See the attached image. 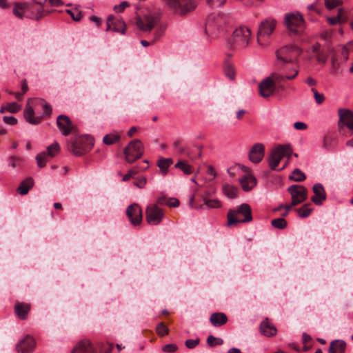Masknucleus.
Returning a JSON list of instances; mask_svg holds the SVG:
<instances>
[{"instance_id":"40","label":"nucleus","mask_w":353,"mask_h":353,"mask_svg":"<svg viewBox=\"0 0 353 353\" xmlns=\"http://www.w3.org/2000/svg\"><path fill=\"white\" fill-rule=\"evenodd\" d=\"M310 203L303 205L301 208L296 209L299 216L301 218H306L310 216L312 212V209L309 208Z\"/></svg>"},{"instance_id":"4","label":"nucleus","mask_w":353,"mask_h":353,"mask_svg":"<svg viewBox=\"0 0 353 353\" xmlns=\"http://www.w3.org/2000/svg\"><path fill=\"white\" fill-rule=\"evenodd\" d=\"M93 140L90 136H79L72 138L68 144V150L75 156L81 157L93 147Z\"/></svg>"},{"instance_id":"13","label":"nucleus","mask_w":353,"mask_h":353,"mask_svg":"<svg viewBox=\"0 0 353 353\" xmlns=\"http://www.w3.org/2000/svg\"><path fill=\"white\" fill-rule=\"evenodd\" d=\"M164 218L163 210L157 204L148 205L145 210V219L148 224L152 225H159Z\"/></svg>"},{"instance_id":"48","label":"nucleus","mask_w":353,"mask_h":353,"mask_svg":"<svg viewBox=\"0 0 353 353\" xmlns=\"http://www.w3.org/2000/svg\"><path fill=\"white\" fill-rule=\"evenodd\" d=\"M341 3L339 0H325V6L328 10H332L336 8Z\"/></svg>"},{"instance_id":"1","label":"nucleus","mask_w":353,"mask_h":353,"mask_svg":"<svg viewBox=\"0 0 353 353\" xmlns=\"http://www.w3.org/2000/svg\"><path fill=\"white\" fill-rule=\"evenodd\" d=\"M302 50L295 45H288L281 48L276 52L278 61L285 64L292 63L293 67L292 71L294 72L292 75H285V79H294L299 74L298 58L301 55Z\"/></svg>"},{"instance_id":"33","label":"nucleus","mask_w":353,"mask_h":353,"mask_svg":"<svg viewBox=\"0 0 353 353\" xmlns=\"http://www.w3.org/2000/svg\"><path fill=\"white\" fill-rule=\"evenodd\" d=\"M173 163L171 158H160L157 161V166L159 168L161 173L165 176L168 174L169 167Z\"/></svg>"},{"instance_id":"63","label":"nucleus","mask_w":353,"mask_h":353,"mask_svg":"<svg viewBox=\"0 0 353 353\" xmlns=\"http://www.w3.org/2000/svg\"><path fill=\"white\" fill-rule=\"evenodd\" d=\"M52 113V108L51 106L48 104V103H45L43 105V116H49Z\"/></svg>"},{"instance_id":"12","label":"nucleus","mask_w":353,"mask_h":353,"mask_svg":"<svg viewBox=\"0 0 353 353\" xmlns=\"http://www.w3.org/2000/svg\"><path fill=\"white\" fill-rule=\"evenodd\" d=\"M285 25L294 34H298L304 26L303 16L297 13H288L285 17Z\"/></svg>"},{"instance_id":"9","label":"nucleus","mask_w":353,"mask_h":353,"mask_svg":"<svg viewBox=\"0 0 353 353\" xmlns=\"http://www.w3.org/2000/svg\"><path fill=\"white\" fill-rule=\"evenodd\" d=\"M143 145L139 139L131 141L124 150L125 159L129 163H132L136 160L140 159L143 156Z\"/></svg>"},{"instance_id":"6","label":"nucleus","mask_w":353,"mask_h":353,"mask_svg":"<svg viewBox=\"0 0 353 353\" xmlns=\"http://www.w3.org/2000/svg\"><path fill=\"white\" fill-rule=\"evenodd\" d=\"M292 152V149L290 144L279 145L274 148L268 158L270 168L273 170H276L281 160L285 156L290 159Z\"/></svg>"},{"instance_id":"37","label":"nucleus","mask_w":353,"mask_h":353,"mask_svg":"<svg viewBox=\"0 0 353 353\" xmlns=\"http://www.w3.org/2000/svg\"><path fill=\"white\" fill-rule=\"evenodd\" d=\"M289 179L294 181L301 182L306 179V176L300 169L296 168L293 170Z\"/></svg>"},{"instance_id":"26","label":"nucleus","mask_w":353,"mask_h":353,"mask_svg":"<svg viewBox=\"0 0 353 353\" xmlns=\"http://www.w3.org/2000/svg\"><path fill=\"white\" fill-rule=\"evenodd\" d=\"M30 308V305L27 303L17 301L14 305L15 314L21 320H25L28 318Z\"/></svg>"},{"instance_id":"27","label":"nucleus","mask_w":353,"mask_h":353,"mask_svg":"<svg viewBox=\"0 0 353 353\" xmlns=\"http://www.w3.org/2000/svg\"><path fill=\"white\" fill-rule=\"evenodd\" d=\"M260 331L265 336H272L276 334V328L266 318L260 325Z\"/></svg>"},{"instance_id":"50","label":"nucleus","mask_w":353,"mask_h":353,"mask_svg":"<svg viewBox=\"0 0 353 353\" xmlns=\"http://www.w3.org/2000/svg\"><path fill=\"white\" fill-rule=\"evenodd\" d=\"M67 12L71 16L74 21H78L82 18V14L78 10H67Z\"/></svg>"},{"instance_id":"23","label":"nucleus","mask_w":353,"mask_h":353,"mask_svg":"<svg viewBox=\"0 0 353 353\" xmlns=\"http://www.w3.org/2000/svg\"><path fill=\"white\" fill-rule=\"evenodd\" d=\"M106 25L107 31L112 30L125 34V24L121 19H116L113 16L110 15L107 19Z\"/></svg>"},{"instance_id":"21","label":"nucleus","mask_w":353,"mask_h":353,"mask_svg":"<svg viewBox=\"0 0 353 353\" xmlns=\"http://www.w3.org/2000/svg\"><path fill=\"white\" fill-rule=\"evenodd\" d=\"M72 353H102L88 340H83L73 348Z\"/></svg>"},{"instance_id":"18","label":"nucleus","mask_w":353,"mask_h":353,"mask_svg":"<svg viewBox=\"0 0 353 353\" xmlns=\"http://www.w3.org/2000/svg\"><path fill=\"white\" fill-rule=\"evenodd\" d=\"M182 141L181 139L175 140L173 143L174 148L180 154H183L186 153V155L192 159H196L197 158H200L202 154V145H196L194 146L195 150L197 151L196 154H194L191 151H186L185 148L182 145Z\"/></svg>"},{"instance_id":"52","label":"nucleus","mask_w":353,"mask_h":353,"mask_svg":"<svg viewBox=\"0 0 353 353\" xmlns=\"http://www.w3.org/2000/svg\"><path fill=\"white\" fill-rule=\"evenodd\" d=\"M139 170L134 168L128 170V173L123 176V181H127L138 173Z\"/></svg>"},{"instance_id":"5","label":"nucleus","mask_w":353,"mask_h":353,"mask_svg":"<svg viewBox=\"0 0 353 353\" xmlns=\"http://www.w3.org/2000/svg\"><path fill=\"white\" fill-rule=\"evenodd\" d=\"M225 17L223 14H211L205 23V32L213 38L220 36L224 31Z\"/></svg>"},{"instance_id":"38","label":"nucleus","mask_w":353,"mask_h":353,"mask_svg":"<svg viewBox=\"0 0 353 353\" xmlns=\"http://www.w3.org/2000/svg\"><path fill=\"white\" fill-rule=\"evenodd\" d=\"M59 144L57 141H54L52 144L47 147L46 154L48 157H54L59 152Z\"/></svg>"},{"instance_id":"32","label":"nucleus","mask_w":353,"mask_h":353,"mask_svg":"<svg viewBox=\"0 0 353 353\" xmlns=\"http://www.w3.org/2000/svg\"><path fill=\"white\" fill-rule=\"evenodd\" d=\"M34 185V180L32 177H28L22 181L17 188V192L21 195H26Z\"/></svg>"},{"instance_id":"62","label":"nucleus","mask_w":353,"mask_h":353,"mask_svg":"<svg viewBox=\"0 0 353 353\" xmlns=\"http://www.w3.org/2000/svg\"><path fill=\"white\" fill-rule=\"evenodd\" d=\"M179 205V201L176 198L168 199V206L170 207H178Z\"/></svg>"},{"instance_id":"49","label":"nucleus","mask_w":353,"mask_h":353,"mask_svg":"<svg viewBox=\"0 0 353 353\" xmlns=\"http://www.w3.org/2000/svg\"><path fill=\"white\" fill-rule=\"evenodd\" d=\"M341 9H339L338 14L336 17H327V21L330 25H335L341 22Z\"/></svg>"},{"instance_id":"46","label":"nucleus","mask_w":353,"mask_h":353,"mask_svg":"<svg viewBox=\"0 0 353 353\" xmlns=\"http://www.w3.org/2000/svg\"><path fill=\"white\" fill-rule=\"evenodd\" d=\"M311 91L314 94V97L317 104H321L325 101V97L323 94L319 93L315 88H312Z\"/></svg>"},{"instance_id":"54","label":"nucleus","mask_w":353,"mask_h":353,"mask_svg":"<svg viewBox=\"0 0 353 353\" xmlns=\"http://www.w3.org/2000/svg\"><path fill=\"white\" fill-rule=\"evenodd\" d=\"M178 347L175 344H167L162 347V350L167 353H173L177 350Z\"/></svg>"},{"instance_id":"10","label":"nucleus","mask_w":353,"mask_h":353,"mask_svg":"<svg viewBox=\"0 0 353 353\" xmlns=\"http://www.w3.org/2000/svg\"><path fill=\"white\" fill-rule=\"evenodd\" d=\"M169 8L176 14L185 15L193 10L196 5L194 0H165Z\"/></svg>"},{"instance_id":"15","label":"nucleus","mask_w":353,"mask_h":353,"mask_svg":"<svg viewBox=\"0 0 353 353\" xmlns=\"http://www.w3.org/2000/svg\"><path fill=\"white\" fill-rule=\"evenodd\" d=\"M126 214L130 223L134 226L140 225L142 222V210L137 203L130 205L127 208Z\"/></svg>"},{"instance_id":"8","label":"nucleus","mask_w":353,"mask_h":353,"mask_svg":"<svg viewBox=\"0 0 353 353\" xmlns=\"http://www.w3.org/2000/svg\"><path fill=\"white\" fill-rule=\"evenodd\" d=\"M285 79V76L272 75L264 79L259 85V94L264 98L272 96L276 90V83Z\"/></svg>"},{"instance_id":"55","label":"nucleus","mask_w":353,"mask_h":353,"mask_svg":"<svg viewBox=\"0 0 353 353\" xmlns=\"http://www.w3.org/2000/svg\"><path fill=\"white\" fill-rule=\"evenodd\" d=\"M128 6L129 3L128 1H122L120 4L114 6V10L116 12H122Z\"/></svg>"},{"instance_id":"41","label":"nucleus","mask_w":353,"mask_h":353,"mask_svg":"<svg viewBox=\"0 0 353 353\" xmlns=\"http://www.w3.org/2000/svg\"><path fill=\"white\" fill-rule=\"evenodd\" d=\"M271 224L274 228L282 230L286 228L288 223L284 218L281 217L272 220Z\"/></svg>"},{"instance_id":"64","label":"nucleus","mask_w":353,"mask_h":353,"mask_svg":"<svg viewBox=\"0 0 353 353\" xmlns=\"http://www.w3.org/2000/svg\"><path fill=\"white\" fill-rule=\"evenodd\" d=\"M215 340H216V337L212 336V335H210L208 337L207 339V343L209 346L210 347H214L216 346V343H215Z\"/></svg>"},{"instance_id":"61","label":"nucleus","mask_w":353,"mask_h":353,"mask_svg":"<svg viewBox=\"0 0 353 353\" xmlns=\"http://www.w3.org/2000/svg\"><path fill=\"white\" fill-rule=\"evenodd\" d=\"M168 199H167L165 196H161L159 197L157 200V205H168Z\"/></svg>"},{"instance_id":"30","label":"nucleus","mask_w":353,"mask_h":353,"mask_svg":"<svg viewBox=\"0 0 353 353\" xmlns=\"http://www.w3.org/2000/svg\"><path fill=\"white\" fill-rule=\"evenodd\" d=\"M209 193L206 192L205 195L201 196V199L203 201V204L201 205L199 208H204V206H205L208 209H217L221 208V201L217 199H210L207 196Z\"/></svg>"},{"instance_id":"47","label":"nucleus","mask_w":353,"mask_h":353,"mask_svg":"<svg viewBox=\"0 0 353 353\" xmlns=\"http://www.w3.org/2000/svg\"><path fill=\"white\" fill-rule=\"evenodd\" d=\"M332 137L329 134L323 137V147L326 150H330L332 148Z\"/></svg>"},{"instance_id":"36","label":"nucleus","mask_w":353,"mask_h":353,"mask_svg":"<svg viewBox=\"0 0 353 353\" xmlns=\"http://www.w3.org/2000/svg\"><path fill=\"white\" fill-rule=\"evenodd\" d=\"M176 168L181 170L185 174H190L193 172V168L186 161L180 160L174 165Z\"/></svg>"},{"instance_id":"20","label":"nucleus","mask_w":353,"mask_h":353,"mask_svg":"<svg viewBox=\"0 0 353 353\" xmlns=\"http://www.w3.org/2000/svg\"><path fill=\"white\" fill-rule=\"evenodd\" d=\"M338 114L339 117V125L342 123L350 131L353 132V112L349 109H339Z\"/></svg>"},{"instance_id":"45","label":"nucleus","mask_w":353,"mask_h":353,"mask_svg":"<svg viewBox=\"0 0 353 353\" xmlns=\"http://www.w3.org/2000/svg\"><path fill=\"white\" fill-rule=\"evenodd\" d=\"M6 111L10 113H17L21 110V105L16 102L9 103L6 105Z\"/></svg>"},{"instance_id":"51","label":"nucleus","mask_w":353,"mask_h":353,"mask_svg":"<svg viewBox=\"0 0 353 353\" xmlns=\"http://www.w3.org/2000/svg\"><path fill=\"white\" fill-rule=\"evenodd\" d=\"M226 0H206L207 3L211 8H219L225 3Z\"/></svg>"},{"instance_id":"60","label":"nucleus","mask_w":353,"mask_h":353,"mask_svg":"<svg viewBox=\"0 0 353 353\" xmlns=\"http://www.w3.org/2000/svg\"><path fill=\"white\" fill-rule=\"evenodd\" d=\"M294 127L296 130H304L307 129V125L306 123H305L303 122L297 121V122L294 123Z\"/></svg>"},{"instance_id":"58","label":"nucleus","mask_w":353,"mask_h":353,"mask_svg":"<svg viewBox=\"0 0 353 353\" xmlns=\"http://www.w3.org/2000/svg\"><path fill=\"white\" fill-rule=\"evenodd\" d=\"M316 59L319 63H325L327 61V56L321 50L316 54Z\"/></svg>"},{"instance_id":"57","label":"nucleus","mask_w":353,"mask_h":353,"mask_svg":"<svg viewBox=\"0 0 353 353\" xmlns=\"http://www.w3.org/2000/svg\"><path fill=\"white\" fill-rule=\"evenodd\" d=\"M3 121L5 123L12 125H16L17 123V118L12 116H4L3 117Z\"/></svg>"},{"instance_id":"19","label":"nucleus","mask_w":353,"mask_h":353,"mask_svg":"<svg viewBox=\"0 0 353 353\" xmlns=\"http://www.w3.org/2000/svg\"><path fill=\"white\" fill-rule=\"evenodd\" d=\"M35 345L36 342L34 339L28 335L17 343L16 350L19 353H31L33 352Z\"/></svg>"},{"instance_id":"35","label":"nucleus","mask_w":353,"mask_h":353,"mask_svg":"<svg viewBox=\"0 0 353 353\" xmlns=\"http://www.w3.org/2000/svg\"><path fill=\"white\" fill-rule=\"evenodd\" d=\"M223 194L230 199H234L237 196L238 188L230 184H225L223 186Z\"/></svg>"},{"instance_id":"2","label":"nucleus","mask_w":353,"mask_h":353,"mask_svg":"<svg viewBox=\"0 0 353 353\" xmlns=\"http://www.w3.org/2000/svg\"><path fill=\"white\" fill-rule=\"evenodd\" d=\"M52 10H44L43 6L28 3H16L13 8V14L18 18L26 17L29 19L40 20L44 16L50 13Z\"/></svg>"},{"instance_id":"44","label":"nucleus","mask_w":353,"mask_h":353,"mask_svg":"<svg viewBox=\"0 0 353 353\" xmlns=\"http://www.w3.org/2000/svg\"><path fill=\"white\" fill-rule=\"evenodd\" d=\"M225 75L230 79L234 80L235 79V70L232 65L226 63L225 65Z\"/></svg>"},{"instance_id":"25","label":"nucleus","mask_w":353,"mask_h":353,"mask_svg":"<svg viewBox=\"0 0 353 353\" xmlns=\"http://www.w3.org/2000/svg\"><path fill=\"white\" fill-rule=\"evenodd\" d=\"M314 196L311 198V201L316 205H321L323 201L326 199V193L322 184L318 183L313 186Z\"/></svg>"},{"instance_id":"7","label":"nucleus","mask_w":353,"mask_h":353,"mask_svg":"<svg viewBox=\"0 0 353 353\" xmlns=\"http://www.w3.org/2000/svg\"><path fill=\"white\" fill-rule=\"evenodd\" d=\"M276 23V20L272 17H268L261 22L257 33V43L259 45L263 46L267 44L265 39L273 33Z\"/></svg>"},{"instance_id":"22","label":"nucleus","mask_w":353,"mask_h":353,"mask_svg":"<svg viewBox=\"0 0 353 353\" xmlns=\"http://www.w3.org/2000/svg\"><path fill=\"white\" fill-rule=\"evenodd\" d=\"M265 154V146L263 143H255L249 152V159L254 163L261 161Z\"/></svg>"},{"instance_id":"14","label":"nucleus","mask_w":353,"mask_h":353,"mask_svg":"<svg viewBox=\"0 0 353 353\" xmlns=\"http://www.w3.org/2000/svg\"><path fill=\"white\" fill-rule=\"evenodd\" d=\"M288 191L291 194L292 205H297L307 198V190L303 185H292L288 188Z\"/></svg>"},{"instance_id":"34","label":"nucleus","mask_w":353,"mask_h":353,"mask_svg":"<svg viewBox=\"0 0 353 353\" xmlns=\"http://www.w3.org/2000/svg\"><path fill=\"white\" fill-rule=\"evenodd\" d=\"M120 139V134L117 132H113L105 135L103 139V142L105 145H110L119 142Z\"/></svg>"},{"instance_id":"17","label":"nucleus","mask_w":353,"mask_h":353,"mask_svg":"<svg viewBox=\"0 0 353 353\" xmlns=\"http://www.w3.org/2000/svg\"><path fill=\"white\" fill-rule=\"evenodd\" d=\"M57 125L63 136L69 135L74 130L72 121L65 114H60L57 117Z\"/></svg>"},{"instance_id":"3","label":"nucleus","mask_w":353,"mask_h":353,"mask_svg":"<svg viewBox=\"0 0 353 353\" xmlns=\"http://www.w3.org/2000/svg\"><path fill=\"white\" fill-rule=\"evenodd\" d=\"M227 226L239 223H248L252 220V210L247 203H242L237 208L230 209L227 214Z\"/></svg>"},{"instance_id":"29","label":"nucleus","mask_w":353,"mask_h":353,"mask_svg":"<svg viewBox=\"0 0 353 353\" xmlns=\"http://www.w3.org/2000/svg\"><path fill=\"white\" fill-rule=\"evenodd\" d=\"M228 320V316L223 312H214L210 317V321L214 327H221L225 325Z\"/></svg>"},{"instance_id":"43","label":"nucleus","mask_w":353,"mask_h":353,"mask_svg":"<svg viewBox=\"0 0 353 353\" xmlns=\"http://www.w3.org/2000/svg\"><path fill=\"white\" fill-rule=\"evenodd\" d=\"M156 332L159 336H164L168 334V328L163 323L160 322L156 327Z\"/></svg>"},{"instance_id":"28","label":"nucleus","mask_w":353,"mask_h":353,"mask_svg":"<svg viewBox=\"0 0 353 353\" xmlns=\"http://www.w3.org/2000/svg\"><path fill=\"white\" fill-rule=\"evenodd\" d=\"M239 181L245 192L251 190L256 185V178L250 174L245 175Z\"/></svg>"},{"instance_id":"42","label":"nucleus","mask_w":353,"mask_h":353,"mask_svg":"<svg viewBox=\"0 0 353 353\" xmlns=\"http://www.w3.org/2000/svg\"><path fill=\"white\" fill-rule=\"evenodd\" d=\"M36 161H37L38 167L43 168L44 166H46V162L48 161V156L46 154V152H43L39 153L36 156Z\"/></svg>"},{"instance_id":"16","label":"nucleus","mask_w":353,"mask_h":353,"mask_svg":"<svg viewBox=\"0 0 353 353\" xmlns=\"http://www.w3.org/2000/svg\"><path fill=\"white\" fill-rule=\"evenodd\" d=\"M159 21L158 14H148L144 19L139 18L137 20V27L142 31L151 30Z\"/></svg>"},{"instance_id":"11","label":"nucleus","mask_w":353,"mask_h":353,"mask_svg":"<svg viewBox=\"0 0 353 353\" xmlns=\"http://www.w3.org/2000/svg\"><path fill=\"white\" fill-rule=\"evenodd\" d=\"M251 37L250 30L245 26L236 28L232 35V48H245L248 44Z\"/></svg>"},{"instance_id":"53","label":"nucleus","mask_w":353,"mask_h":353,"mask_svg":"<svg viewBox=\"0 0 353 353\" xmlns=\"http://www.w3.org/2000/svg\"><path fill=\"white\" fill-rule=\"evenodd\" d=\"M200 342L199 339H188L185 342V346L189 349L194 348Z\"/></svg>"},{"instance_id":"24","label":"nucleus","mask_w":353,"mask_h":353,"mask_svg":"<svg viewBox=\"0 0 353 353\" xmlns=\"http://www.w3.org/2000/svg\"><path fill=\"white\" fill-rule=\"evenodd\" d=\"M29 99L28 103L26 105L25 109L23 110V117L25 120L32 124V125H37L41 123L42 117H34V111L32 107L30 105Z\"/></svg>"},{"instance_id":"56","label":"nucleus","mask_w":353,"mask_h":353,"mask_svg":"<svg viewBox=\"0 0 353 353\" xmlns=\"http://www.w3.org/2000/svg\"><path fill=\"white\" fill-rule=\"evenodd\" d=\"M350 50H353V47L352 46L350 47L349 46V43L347 44V46H343L342 48L341 54L345 61H347L348 59V56H349V53H350Z\"/></svg>"},{"instance_id":"31","label":"nucleus","mask_w":353,"mask_h":353,"mask_svg":"<svg viewBox=\"0 0 353 353\" xmlns=\"http://www.w3.org/2000/svg\"><path fill=\"white\" fill-rule=\"evenodd\" d=\"M345 349L346 343L343 340H334L330 344L328 353H344Z\"/></svg>"},{"instance_id":"39","label":"nucleus","mask_w":353,"mask_h":353,"mask_svg":"<svg viewBox=\"0 0 353 353\" xmlns=\"http://www.w3.org/2000/svg\"><path fill=\"white\" fill-rule=\"evenodd\" d=\"M9 165L12 168H20L24 163L23 158L18 156H10L8 159Z\"/></svg>"},{"instance_id":"59","label":"nucleus","mask_w":353,"mask_h":353,"mask_svg":"<svg viewBox=\"0 0 353 353\" xmlns=\"http://www.w3.org/2000/svg\"><path fill=\"white\" fill-rule=\"evenodd\" d=\"M146 178L141 177L138 179L137 181L134 182V185L139 188H143L146 184Z\"/></svg>"}]
</instances>
